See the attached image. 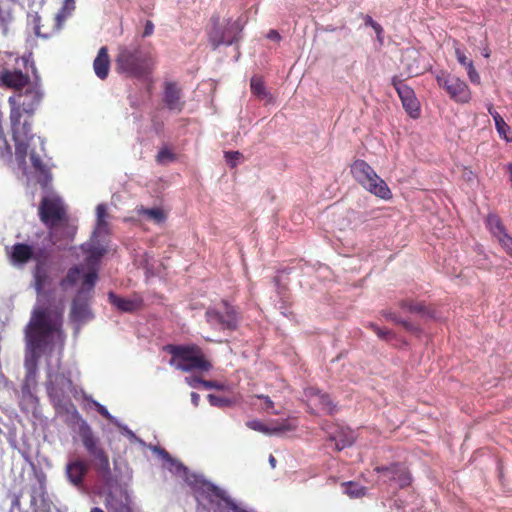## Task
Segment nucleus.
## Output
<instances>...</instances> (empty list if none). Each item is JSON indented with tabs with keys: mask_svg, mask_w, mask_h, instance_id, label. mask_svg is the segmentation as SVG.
<instances>
[{
	"mask_svg": "<svg viewBox=\"0 0 512 512\" xmlns=\"http://www.w3.org/2000/svg\"><path fill=\"white\" fill-rule=\"evenodd\" d=\"M407 71L412 75H418L420 73L418 66H414L413 64L407 65Z\"/></svg>",
	"mask_w": 512,
	"mask_h": 512,
	"instance_id": "bf43d9fd",
	"label": "nucleus"
},
{
	"mask_svg": "<svg viewBox=\"0 0 512 512\" xmlns=\"http://www.w3.org/2000/svg\"><path fill=\"white\" fill-rule=\"evenodd\" d=\"M140 214L147 216L149 219L153 220L155 223L160 224L165 221L166 215L164 211L160 208H141Z\"/></svg>",
	"mask_w": 512,
	"mask_h": 512,
	"instance_id": "e433bc0d",
	"label": "nucleus"
},
{
	"mask_svg": "<svg viewBox=\"0 0 512 512\" xmlns=\"http://www.w3.org/2000/svg\"><path fill=\"white\" fill-rule=\"evenodd\" d=\"M97 219H105L107 216V207L104 204H99L96 208Z\"/></svg>",
	"mask_w": 512,
	"mask_h": 512,
	"instance_id": "4d7b16f0",
	"label": "nucleus"
},
{
	"mask_svg": "<svg viewBox=\"0 0 512 512\" xmlns=\"http://www.w3.org/2000/svg\"><path fill=\"white\" fill-rule=\"evenodd\" d=\"M155 159L158 164L164 165L168 162L175 161L176 155L168 147H163L158 151Z\"/></svg>",
	"mask_w": 512,
	"mask_h": 512,
	"instance_id": "58836bf2",
	"label": "nucleus"
},
{
	"mask_svg": "<svg viewBox=\"0 0 512 512\" xmlns=\"http://www.w3.org/2000/svg\"><path fill=\"white\" fill-rule=\"evenodd\" d=\"M92 295H85L83 290H78L71 302L69 311L70 321L79 329L94 318L91 309Z\"/></svg>",
	"mask_w": 512,
	"mask_h": 512,
	"instance_id": "9b49d317",
	"label": "nucleus"
},
{
	"mask_svg": "<svg viewBox=\"0 0 512 512\" xmlns=\"http://www.w3.org/2000/svg\"><path fill=\"white\" fill-rule=\"evenodd\" d=\"M109 232V224L106 221V219H97L96 220V227L93 232V238L98 237L100 234H108Z\"/></svg>",
	"mask_w": 512,
	"mask_h": 512,
	"instance_id": "37998d69",
	"label": "nucleus"
},
{
	"mask_svg": "<svg viewBox=\"0 0 512 512\" xmlns=\"http://www.w3.org/2000/svg\"><path fill=\"white\" fill-rule=\"evenodd\" d=\"M208 401L212 406L220 407V408L228 407V406L232 405V401L230 399L221 397V396H217L214 394L208 395Z\"/></svg>",
	"mask_w": 512,
	"mask_h": 512,
	"instance_id": "ea45409f",
	"label": "nucleus"
},
{
	"mask_svg": "<svg viewBox=\"0 0 512 512\" xmlns=\"http://www.w3.org/2000/svg\"><path fill=\"white\" fill-rule=\"evenodd\" d=\"M109 302L121 312L132 313L141 308L143 300L140 297L124 298L113 292L108 293Z\"/></svg>",
	"mask_w": 512,
	"mask_h": 512,
	"instance_id": "aec40b11",
	"label": "nucleus"
},
{
	"mask_svg": "<svg viewBox=\"0 0 512 512\" xmlns=\"http://www.w3.org/2000/svg\"><path fill=\"white\" fill-rule=\"evenodd\" d=\"M382 315L386 320L394 322L396 324H399V322H401V318L395 312H392L391 310L382 311Z\"/></svg>",
	"mask_w": 512,
	"mask_h": 512,
	"instance_id": "603ef678",
	"label": "nucleus"
},
{
	"mask_svg": "<svg viewBox=\"0 0 512 512\" xmlns=\"http://www.w3.org/2000/svg\"><path fill=\"white\" fill-rule=\"evenodd\" d=\"M374 471L380 475L384 483H396L400 489L406 488L412 483L409 469L400 462L376 466Z\"/></svg>",
	"mask_w": 512,
	"mask_h": 512,
	"instance_id": "9d476101",
	"label": "nucleus"
},
{
	"mask_svg": "<svg viewBox=\"0 0 512 512\" xmlns=\"http://www.w3.org/2000/svg\"><path fill=\"white\" fill-rule=\"evenodd\" d=\"M90 512H104V510L100 507H93L91 508Z\"/></svg>",
	"mask_w": 512,
	"mask_h": 512,
	"instance_id": "774afa93",
	"label": "nucleus"
},
{
	"mask_svg": "<svg viewBox=\"0 0 512 512\" xmlns=\"http://www.w3.org/2000/svg\"><path fill=\"white\" fill-rule=\"evenodd\" d=\"M93 457L94 469L103 477H107L111 474L110 462L108 454L104 449H101L91 455Z\"/></svg>",
	"mask_w": 512,
	"mask_h": 512,
	"instance_id": "a878e982",
	"label": "nucleus"
},
{
	"mask_svg": "<svg viewBox=\"0 0 512 512\" xmlns=\"http://www.w3.org/2000/svg\"><path fill=\"white\" fill-rule=\"evenodd\" d=\"M57 228L59 229V235L62 237V240L59 243H62L64 241H72L76 229L75 227L68 224V219H66L63 222H59L57 224Z\"/></svg>",
	"mask_w": 512,
	"mask_h": 512,
	"instance_id": "4c0bfd02",
	"label": "nucleus"
},
{
	"mask_svg": "<svg viewBox=\"0 0 512 512\" xmlns=\"http://www.w3.org/2000/svg\"><path fill=\"white\" fill-rule=\"evenodd\" d=\"M486 224L489 231L497 238L506 233V229L502 223L501 218L496 214H489L486 219Z\"/></svg>",
	"mask_w": 512,
	"mask_h": 512,
	"instance_id": "7c9ffc66",
	"label": "nucleus"
},
{
	"mask_svg": "<svg viewBox=\"0 0 512 512\" xmlns=\"http://www.w3.org/2000/svg\"><path fill=\"white\" fill-rule=\"evenodd\" d=\"M13 0H0V28L4 33L7 32L8 25L14 20Z\"/></svg>",
	"mask_w": 512,
	"mask_h": 512,
	"instance_id": "393cba45",
	"label": "nucleus"
},
{
	"mask_svg": "<svg viewBox=\"0 0 512 512\" xmlns=\"http://www.w3.org/2000/svg\"><path fill=\"white\" fill-rule=\"evenodd\" d=\"M43 93L39 87L27 88L19 91L16 95L9 97V104L12 106L10 120L15 142V156L19 164L26 162L30 142L34 138L31 133V124L28 121L21 122L22 114L33 115L42 100Z\"/></svg>",
	"mask_w": 512,
	"mask_h": 512,
	"instance_id": "f257e3e1",
	"label": "nucleus"
},
{
	"mask_svg": "<svg viewBox=\"0 0 512 512\" xmlns=\"http://www.w3.org/2000/svg\"><path fill=\"white\" fill-rule=\"evenodd\" d=\"M153 32H154V24L152 21L147 20L145 23V26H144V31H143L142 36L149 37L153 34Z\"/></svg>",
	"mask_w": 512,
	"mask_h": 512,
	"instance_id": "6e6d98bb",
	"label": "nucleus"
},
{
	"mask_svg": "<svg viewBox=\"0 0 512 512\" xmlns=\"http://www.w3.org/2000/svg\"><path fill=\"white\" fill-rule=\"evenodd\" d=\"M206 321L220 330L234 331L239 324V313L236 308L223 300L218 306L210 307L205 312Z\"/></svg>",
	"mask_w": 512,
	"mask_h": 512,
	"instance_id": "0eeeda50",
	"label": "nucleus"
},
{
	"mask_svg": "<svg viewBox=\"0 0 512 512\" xmlns=\"http://www.w3.org/2000/svg\"><path fill=\"white\" fill-rule=\"evenodd\" d=\"M201 385L206 388V389H217V390H222L224 388V386L216 381H212V380H204V381H201Z\"/></svg>",
	"mask_w": 512,
	"mask_h": 512,
	"instance_id": "5fc2aeb1",
	"label": "nucleus"
},
{
	"mask_svg": "<svg viewBox=\"0 0 512 512\" xmlns=\"http://www.w3.org/2000/svg\"><path fill=\"white\" fill-rule=\"evenodd\" d=\"M61 322L57 323L52 319V313L48 308H36L26 331L27 345L31 350L32 358L25 360L27 375L23 392H29V382L35 379L38 351L42 348L45 339L57 331Z\"/></svg>",
	"mask_w": 512,
	"mask_h": 512,
	"instance_id": "f03ea898",
	"label": "nucleus"
},
{
	"mask_svg": "<svg viewBox=\"0 0 512 512\" xmlns=\"http://www.w3.org/2000/svg\"><path fill=\"white\" fill-rule=\"evenodd\" d=\"M29 80L30 78L28 74L23 73L18 69H5L1 72L0 75V85L14 89L16 91H21L24 87H26L29 83Z\"/></svg>",
	"mask_w": 512,
	"mask_h": 512,
	"instance_id": "f3484780",
	"label": "nucleus"
},
{
	"mask_svg": "<svg viewBox=\"0 0 512 512\" xmlns=\"http://www.w3.org/2000/svg\"><path fill=\"white\" fill-rule=\"evenodd\" d=\"M455 56H456L459 64L465 68L469 67V63H473V61L468 59L467 56L465 55V53L460 48L455 49Z\"/></svg>",
	"mask_w": 512,
	"mask_h": 512,
	"instance_id": "de8ad7c7",
	"label": "nucleus"
},
{
	"mask_svg": "<svg viewBox=\"0 0 512 512\" xmlns=\"http://www.w3.org/2000/svg\"><path fill=\"white\" fill-rule=\"evenodd\" d=\"M246 426L254 431L261 432L264 434H276V433L290 431V430L294 429V427H292L289 423H283V424L274 426L273 428H270L259 420L247 421Z\"/></svg>",
	"mask_w": 512,
	"mask_h": 512,
	"instance_id": "b1692460",
	"label": "nucleus"
},
{
	"mask_svg": "<svg viewBox=\"0 0 512 512\" xmlns=\"http://www.w3.org/2000/svg\"><path fill=\"white\" fill-rule=\"evenodd\" d=\"M367 327L369 329H371L374 333H376V335L380 339L388 340L393 336V334L390 330L381 328L378 325H376L375 323L370 322V323H368Z\"/></svg>",
	"mask_w": 512,
	"mask_h": 512,
	"instance_id": "a19ab883",
	"label": "nucleus"
},
{
	"mask_svg": "<svg viewBox=\"0 0 512 512\" xmlns=\"http://www.w3.org/2000/svg\"><path fill=\"white\" fill-rule=\"evenodd\" d=\"M29 24L37 37L49 39L59 33L64 24L63 14L34 13L28 15Z\"/></svg>",
	"mask_w": 512,
	"mask_h": 512,
	"instance_id": "1a4fd4ad",
	"label": "nucleus"
},
{
	"mask_svg": "<svg viewBox=\"0 0 512 512\" xmlns=\"http://www.w3.org/2000/svg\"><path fill=\"white\" fill-rule=\"evenodd\" d=\"M344 492L350 498H361L366 494V488L356 482L349 481L342 484Z\"/></svg>",
	"mask_w": 512,
	"mask_h": 512,
	"instance_id": "473e14b6",
	"label": "nucleus"
},
{
	"mask_svg": "<svg viewBox=\"0 0 512 512\" xmlns=\"http://www.w3.org/2000/svg\"><path fill=\"white\" fill-rule=\"evenodd\" d=\"M255 397L258 399L264 400L265 405H266L265 409L267 411L271 412L274 415L279 414V412H277V411H271L274 408V402L271 400V398L269 396L263 395V394H258Z\"/></svg>",
	"mask_w": 512,
	"mask_h": 512,
	"instance_id": "8fccbe9b",
	"label": "nucleus"
},
{
	"mask_svg": "<svg viewBox=\"0 0 512 512\" xmlns=\"http://www.w3.org/2000/svg\"><path fill=\"white\" fill-rule=\"evenodd\" d=\"M488 112L494 119L495 127H496V130H497L499 136L504 138L507 142H511L512 137L508 136L510 127L504 121L502 116L496 110H494V108L491 105L488 107Z\"/></svg>",
	"mask_w": 512,
	"mask_h": 512,
	"instance_id": "c85d7f7f",
	"label": "nucleus"
},
{
	"mask_svg": "<svg viewBox=\"0 0 512 512\" xmlns=\"http://www.w3.org/2000/svg\"><path fill=\"white\" fill-rule=\"evenodd\" d=\"M88 471V462L80 458L68 461L65 468V474L68 481L77 488L83 486L84 479Z\"/></svg>",
	"mask_w": 512,
	"mask_h": 512,
	"instance_id": "dca6fc26",
	"label": "nucleus"
},
{
	"mask_svg": "<svg viewBox=\"0 0 512 512\" xmlns=\"http://www.w3.org/2000/svg\"><path fill=\"white\" fill-rule=\"evenodd\" d=\"M399 324L408 332H411V333H414V334H420L421 333V329L418 326H415L414 324H412L409 321L401 319V322H399Z\"/></svg>",
	"mask_w": 512,
	"mask_h": 512,
	"instance_id": "3c124183",
	"label": "nucleus"
},
{
	"mask_svg": "<svg viewBox=\"0 0 512 512\" xmlns=\"http://www.w3.org/2000/svg\"><path fill=\"white\" fill-rule=\"evenodd\" d=\"M353 177L370 193L375 196L389 200L392 193L386 182L381 179L374 169L364 160H356L351 165Z\"/></svg>",
	"mask_w": 512,
	"mask_h": 512,
	"instance_id": "39448f33",
	"label": "nucleus"
},
{
	"mask_svg": "<svg viewBox=\"0 0 512 512\" xmlns=\"http://www.w3.org/2000/svg\"><path fill=\"white\" fill-rule=\"evenodd\" d=\"M30 496L32 512H52V502L48 499L42 487H32Z\"/></svg>",
	"mask_w": 512,
	"mask_h": 512,
	"instance_id": "412c9836",
	"label": "nucleus"
},
{
	"mask_svg": "<svg viewBox=\"0 0 512 512\" xmlns=\"http://www.w3.org/2000/svg\"><path fill=\"white\" fill-rule=\"evenodd\" d=\"M78 433L83 446L90 455H93L97 451L103 449L99 446V438L95 435L92 428L86 422H82L79 425Z\"/></svg>",
	"mask_w": 512,
	"mask_h": 512,
	"instance_id": "6ab92c4d",
	"label": "nucleus"
},
{
	"mask_svg": "<svg viewBox=\"0 0 512 512\" xmlns=\"http://www.w3.org/2000/svg\"><path fill=\"white\" fill-rule=\"evenodd\" d=\"M163 102L170 111L181 112L185 106L182 88L177 82L167 81L163 88Z\"/></svg>",
	"mask_w": 512,
	"mask_h": 512,
	"instance_id": "2eb2a0df",
	"label": "nucleus"
},
{
	"mask_svg": "<svg viewBox=\"0 0 512 512\" xmlns=\"http://www.w3.org/2000/svg\"><path fill=\"white\" fill-rule=\"evenodd\" d=\"M468 78L473 84H480V75L474 67L473 63H469V67L466 68Z\"/></svg>",
	"mask_w": 512,
	"mask_h": 512,
	"instance_id": "49530a36",
	"label": "nucleus"
},
{
	"mask_svg": "<svg viewBox=\"0 0 512 512\" xmlns=\"http://www.w3.org/2000/svg\"><path fill=\"white\" fill-rule=\"evenodd\" d=\"M163 349L171 355L170 364L182 372H208L213 367L203 349L196 344H167Z\"/></svg>",
	"mask_w": 512,
	"mask_h": 512,
	"instance_id": "20e7f679",
	"label": "nucleus"
},
{
	"mask_svg": "<svg viewBox=\"0 0 512 512\" xmlns=\"http://www.w3.org/2000/svg\"><path fill=\"white\" fill-rule=\"evenodd\" d=\"M42 256V250L34 253L33 247L26 243H16L11 247L10 259L15 264H25L31 259L35 260V257Z\"/></svg>",
	"mask_w": 512,
	"mask_h": 512,
	"instance_id": "a211bd4d",
	"label": "nucleus"
},
{
	"mask_svg": "<svg viewBox=\"0 0 512 512\" xmlns=\"http://www.w3.org/2000/svg\"><path fill=\"white\" fill-rule=\"evenodd\" d=\"M39 217L42 223L49 228V240L57 245L62 240L57 224L67 219L66 210L59 198L44 197L39 204Z\"/></svg>",
	"mask_w": 512,
	"mask_h": 512,
	"instance_id": "423d86ee",
	"label": "nucleus"
},
{
	"mask_svg": "<svg viewBox=\"0 0 512 512\" xmlns=\"http://www.w3.org/2000/svg\"><path fill=\"white\" fill-rule=\"evenodd\" d=\"M48 255L35 257V266L33 268V286L38 296L43 295L47 287H50L55 276L53 275L52 266L47 261Z\"/></svg>",
	"mask_w": 512,
	"mask_h": 512,
	"instance_id": "f8f14e48",
	"label": "nucleus"
},
{
	"mask_svg": "<svg viewBox=\"0 0 512 512\" xmlns=\"http://www.w3.org/2000/svg\"><path fill=\"white\" fill-rule=\"evenodd\" d=\"M105 507L108 512H133L127 499H119L112 494L107 495Z\"/></svg>",
	"mask_w": 512,
	"mask_h": 512,
	"instance_id": "bb28decb",
	"label": "nucleus"
},
{
	"mask_svg": "<svg viewBox=\"0 0 512 512\" xmlns=\"http://www.w3.org/2000/svg\"><path fill=\"white\" fill-rule=\"evenodd\" d=\"M93 69L98 78L104 80L107 78L110 69V57L108 48L103 46L99 49L98 54L93 62Z\"/></svg>",
	"mask_w": 512,
	"mask_h": 512,
	"instance_id": "4be33fe9",
	"label": "nucleus"
},
{
	"mask_svg": "<svg viewBox=\"0 0 512 512\" xmlns=\"http://www.w3.org/2000/svg\"><path fill=\"white\" fill-rule=\"evenodd\" d=\"M267 37L271 40H276V41L280 40V38H281L279 33L276 30H270Z\"/></svg>",
	"mask_w": 512,
	"mask_h": 512,
	"instance_id": "e2e57ef3",
	"label": "nucleus"
},
{
	"mask_svg": "<svg viewBox=\"0 0 512 512\" xmlns=\"http://www.w3.org/2000/svg\"><path fill=\"white\" fill-rule=\"evenodd\" d=\"M314 405L318 406L323 412L327 414H333L336 410V406L333 403L330 395L327 393H322L319 398L313 402Z\"/></svg>",
	"mask_w": 512,
	"mask_h": 512,
	"instance_id": "f704fd0d",
	"label": "nucleus"
},
{
	"mask_svg": "<svg viewBox=\"0 0 512 512\" xmlns=\"http://www.w3.org/2000/svg\"><path fill=\"white\" fill-rule=\"evenodd\" d=\"M98 274L96 271H90L83 277L82 287L79 290H83L85 295H92Z\"/></svg>",
	"mask_w": 512,
	"mask_h": 512,
	"instance_id": "c9c22d12",
	"label": "nucleus"
},
{
	"mask_svg": "<svg viewBox=\"0 0 512 512\" xmlns=\"http://www.w3.org/2000/svg\"><path fill=\"white\" fill-rule=\"evenodd\" d=\"M75 9V0H64L62 8L56 14H63L64 21L71 14V12Z\"/></svg>",
	"mask_w": 512,
	"mask_h": 512,
	"instance_id": "c03bdc74",
	"label": "nucleus"
},
{
	"mask_svg": "<svg viewBox=\"0 0 512 512\" xmlns=\"http://www.w3.org/2000/svg\"><path fill=\"white\" fill-rule=\"evenodd\" d=\"M82 269L78 266H73L69 268L67 274L64 278H62L59 282V286L62 290L66 291L68 288L74 286L76 282L79 280Z\"/></svg>",
	"mask_w": 512,
	"mask_h": 512,
	"instance_id": "c756f323",
	"label": "nucleus"
},
{
	"mask_svg": "<svg viewBox=\"0 0 512 512\" xmlns=\"http://www.w3.org/2000/svg\"><path fill=\"white\" fill-rule=\"evenodd\" d=\"M115 65L119 73L126 74L128 77L143 78L152 73L154 59L139 45H121L118 47Z\"/></svg>",
	"mask_w": 512,
	"mask_h": 512,
	"instance_id": "7ed1b4c3",
	"label": "nucleus"
},
{
	"mask_svg": "<svg viewBox=\"0 0 512 512\" xmlns=\"http://www.w3.org/2000/svg\"><path fill=\"white\" fill-rule=\"evenodd\" d=\"M364 20H365V25L372 27L373 30L375 31V33L377 34V36H380L383 33L382 26L379 23H377L376 21H374L371 16L366 15Z\"/></svg>",
	"mask_w": 512,
	"mask_h": 512,
	"instance_id": "09e8293b",
	"label": "nucleus"
},
{
	"mask_svg": "<svg viewBox=\"0 0 512 512\" xmlns=\"http://www.w3.org/2000/svg\"><path fill=\"white\" fill-rule=\"evenodd\" d=\"M191 402L192 404L197 407L199 406V403H200V395L196 392H192L191 393Z\"/></svg>",
	"mask_w": 512,
	"mask_h": 512,
	"instance_id": "052dcab7",
	"label": "nucleus"
},
{
	"mask_svg": "<svg viewBox=\"0 0 512 512\" xmlns=\"http://www.w3.org/2000/svg\"><path fill=\"white\" fill-rule=\"evenodd\" d=\"M352 444V441H344L342 443H340L339 441L336 442V448L337 450H342L344 449L346 446H349Z\"/></svg>",
	"mask_w": 512,
	"mask_h": 512,
	"instance_id": "0e129e2a",
	"label": "nucleus"
},
{
	"mask_svg": "<svg viewBox=\"0 0 512 512\" xmlns=\"http://www.w3.org/2000/svg\"><path fill=\"white\" fill-rule=\"evenodd\" d=\"M204 380L205 379H203L201 377H198V376H193V377H190V378H186V382L191 387H196L198 384L201 385V381H204Z\"/></svg>",
	"mask_w": 512,
	"mask_h": 512,
	"instance_id": "13d9d810",
	"label": "nucleus"
},
{
	"mask_svg": "<svg viewBox=\"0 0 512 512\" xmlns=\"http://www.w3.org/2000/svg\"><path fill=\"white\" fill-rule=\"evenodd\" d=\"M98 412H99L102 416H104V417H108V416H109V412H108V410H107L105 407L101 406V405H99V407H98Z\"/></svg>",
	"mask_w": 512,
	"mask_h": 512,
	"instance_id": "69168bd1",
	"label": "nucleus"
},
{
	"mask_svg": "<svg viewBox=\"0 0 512 512\" xmlns=\"http://www.w3.org/2000/svg\"><path fill=\"white\" fill-rule=\"evenodd\" d=\"M499 244L503 247L506 253L512 257V236L504 233L501 236L497 237Z\"/></svg>",
	"mask_w": 512,
	"mask_h": 512,
	"instance_id": "79ce46f5",
	"label": "nucleus"
},
{
	"mask_svg": "<svg viewBox=\"0 0 512 512\" xmlns=\"http://www.w3.org/2000/svg\"><path fill=\"white\" fill-rule=\"evenodd\" d=\"M251 92L260 99H265L269 96L266 91L264 82L260 76H253L250 80Z\"/></svg>",
	"mask_w": 512,
	"mask_h": 512,
	"instance_id": "2f4dec72",
	"label": "nucleus"
},
{
	"mask_svg": "<svg viewBox=\"0 0 512 512\" xmlns=\"http://www.w3.org/2000/svg\"><path fill=\"white\" fill-rule=\"evenodd\" d=\"M436 81L438 86L445 90L453 101L460 104L471 101V90L466 82L459 77L451 75L445 70H440L436 73Z\"/></svg>",
	"mask_w": 512,
	"mask_h": 512,
	"instance_id": "6e6552de",
	"label": "nucleus"
},
{
	"mask_svg": "<svg viewBox=\"0 0 512 512\" xmlns=\"http://www.w3.org/2000/svg\"><path fill=\"white\" fill-rule=\"evenodd\" d=\"M30 159L33 168L38 173V183L44 188L47 187L52 180L50 169L42 162L40 157L36 155L34 152H31Z\"/></svg>",
	"mask_w": 512,
	"mask_h": 512,
	"instance_id": "5701e85b",
	"label": "nucleus"
},
{
	"mask_svg": "<svg viewBox=\"0 0 512 512\" xmlns=\"http://www.w3.org/2000/svg\"><path fill=\"white\" fill-rule=\"evenodd\" d=\"M399 307L406 312L417 313L423 316L433 317L432 311L427 308L422 302L413 300H402L399 302Z\"/></svg>",
	"mask_w": 512,
	"mask_h": 512,
	"instance_id": "cd10ccee",
	"label": "nucleus"
},
{
	"mask_svg": "<svg viewBox=\"0 0 512 512\" xmlns=\"http://www.w3.org/2000/svg\"><path fill=\"white\" fill-rule=\"evenodd\" d=\"M392 85L397 91L405 111L412 118L417 119L420 116V104L415 96L414 91L409 86L404 84L398 76H394L392 78Z\"/></svg>",
	"mask_w": 512,
	"mask_h": 512,
	"instance_id": "ddd939ff",
	"label": "nucleus"
},
{
	"mask_svg": "<svg viewBox=\"0 0 512 512\" xmlns=\"http://www.w3.org/2000/svg\"><path fill=\"white\" fill-rule=\"evenodd\" d=\"M241 153L238 151H227L225 152L226 160L231 164L232 167L236 165L235 160L239 159Z\"/></svg>",
	"mask_w": 512,
	"mask_h": 512,
	"instance_id": "864d4df0",
	"label": "nucleus"
},
{
	"mask_svg": "<svg viewBox=\"0 0 512 512\" xmlns=\"http://www.w3.org/2000/svg\"><path fill=\"white\" fill-rule=\"evenodd\" d=\"M211 21L213 26L208 33V37L213 49L218 48L222 44L231 45L236 40L235 24L222 28L219 24L218 16H213Z\"/></svg>",
	"mask_w": 512,
	"mask_h": 512,
	"instance_id": "4468645a",
	"label": "nucleus"
},
{
	"mask_svg": "<svg viewBox=\"0 0 512 512\" xmlns=\"http://www.w3.org/2000/svg\"><path fill=\"white\" fill-rule=\"evenodd\" d=\"M20 499H21L20 495H14L13 500H12V509H15V508L20 509V505H21Z\"/></svg>",
	"mask_w": 512,
	"mask_h": 512,
	"instance_id": "680f3d73",
	"label": "nucleus"
},
{
	"mask_svg": "<svg viewBox=\"0 0 512 512\" xmlns=\"http://www.w3.org/2000/svg\"><path fill=\"white\" fill-rule=\"evenodd\" d=\"M88 246L89 247L85 249V252L87 253V260L89 262L99 261L107 251L106 248L99 243H90Z\"/></svg>",
	"mask_w": 512,
	"mask_h": 512,
	"instance_id": "72a5a7b5",
	"label": "nucleus"
},
{
	"mask_svg": "<svg viewBox=\"0 0 512 512\" xmlns=\"http://www.w3.org/2000/svg\"><path fill=\"white\" fill-rule=\"evenodd\" d=\"M159 451V454L164 458V459H170V455L169 453L165 450V449H158Z\"/></svg>",
	"mask_w": 512,
	"mask_h": 512,
	"instance_id": "338daca9",
	"label": "nucleus"
},
{
	"mask_svg": "<svg viewBox=\"0 0 512 512\" xmlns=\"http://www.w3.org/2000/svg\"><path fill=\"white\" fill-rule=\"evenodd\" d=\"M322 393L323 392L320 391L317 387L312 386L304 390L305 397L312 403L315 402V400L319 398Z\"/></svg>",
	"mask_w": 512,
	"mask_h": 512,
	"instance_id": "a18cd8bd",
	"label": "nucleus"
}]
</instances>
